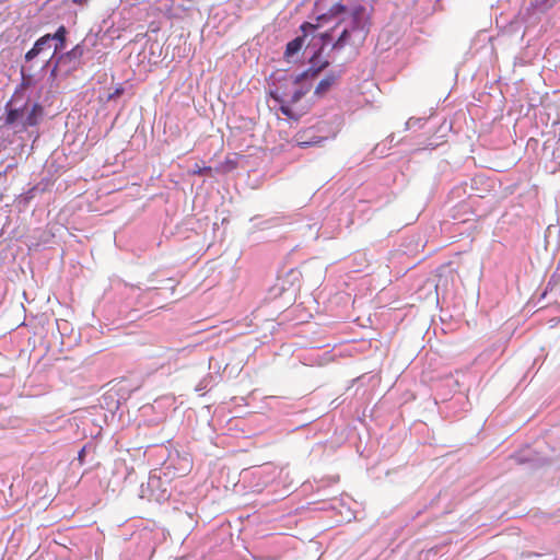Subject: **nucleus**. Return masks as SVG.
I'll list each match as a JSON object with an SVG mask.
<instances>
[{"label": "nucleus", "mask_w": 560, "mask_h": 560, "mask_svg": "<svg viewBox=\"0 0 560 560\" xmlns=\"http://www.w3.org/2000/svg\"><path fill=\"white\" fill-rule=\"evenodd\" d=\"M312 85V83L306 82H301L299 85H295L294 89L290 91L288 100L279 106V110L289 119L298 121L305 112L298 109L295 105L311 91Z\"/></svg>", "instance_id": "7ed1b4c3"}, {"label": "nucleus", "mask_w": 560, "mask_h": 560, "mask_svg": "<svg viewBox=\"0 0 560 560\" xmlns=\"http://www.w3.org/2000/svg\"><path fill=\"white\" fill-rule=\"evenodd\" d=\"M349 15V8L341 3L337 2L334 3L326 12L320 13L316 18V23H313L314 25H317V30L322 26H325L329 23H335V26L337 27L340 23L348 20Z\"/></svg>", "instance_id": "423d86ee"}, {"label": "nucleus", "mask_w": 560, "mask_h": 560, "mask_svg": "<svg viewBox=\"0 0 560 560\" xmlns=\"http://www.w3.org/2000/svg\"><path fill=\"white\" fill-rule=\"evenodd\" d=\"M335 139V129L328 130L325 135L317 133L312 127L306 128L296 135V141L301 148L322 145L326 140Z\"/></svg>", "instance_id": "6e6552de"}, {"label": "nucleus", "mask_w": 560, "mask_h": 560, "mask_svg": "<svg viewBox=\"0 0 560 560\" xmlns=\"http://www.w3.org/2000/svg\"><path fill=\"white\" fill-rule=\"evenodd\" d=\"M212 168L210 166H200L198 164L195 165L194 170L191 171L192 175H207L211 176Z\"/></svg>", "instance_id": "412c9836"}, {"label": "nucleus", "mask_w": 560, "mask_h": 560, "mask_svg": "<svg viewBox=\"0 0 560 560\" xmlns=\"http://www.w3.org/2000/svg\"><path fill=\"white\" fill-rule=\"evenodd\" d=\"M66 34L67 30L63 25H61L57 32L51 35L52 39H57L59 44L55 46V51L61 50L63 48L65 42H66Z\"/></svg>", "instance_id": "aec40b11"}, {"label": "nucleus", "mask_w": 560, "mask_h": 560, "mask_svg": "<svg viewBox=\"0 0 560 560\" xmlns=\"http://www.w3.org/2000/svg\"><path fill=\"white\" fill-rule=\"evenodd\" d=\"M84 458H85V446L82 447L78 454V460L80 462V464L84 463Z\"/></svg>", "instance_id": "5701e85b"}, {"label": "nucleus", "mask_w": 560, "mask_h": 560, "mask_svg": "<svg viewBox=\"0 0 560 560\" xmlns=\"http://www.w3.org/2000/svg\"><path fill=\"white\" fill-rule=\"evenodd\" d=\"M43 114V108L39 104H34L32 106L31 112L27 114L25 120L23 121V127H33L38 124L39 117Z\"/></svg>", "instance_id": "f3484780"}, {"label": "nucleus", "mask_w": 560, "mask_h": 560, "mask_svg": "<svg viewBox=\"0 0 560 560\" xmlns=\"http://www.w3.org/2000/svg\"><path fill=\"white\" fill-rule=\"evenodd\" d=\"M269 83V95L280 106L299 81L295 74L284 70H277L271 73Z\"/></svg>", "instance_id": "f03ea898"}, {"label": "nucleus", "mask_w": 560, "mask_h": 560, "mask_svg": "<svg viewBox=\"0 0 560 560\" xmlns=\"http://www.w3.org/2000/svg\"><path fill=\"white\" fill-rule=\"evenodd\" d=\"M332 32H334V28H330V30L319 33V34H315V32L313 34H311L310 35L311 38H310L307 45L305 46V50H311V54L313 51L318 50L319 56H323L325 48L328 45H331V43H332V39H334Z\"/></svg>", "instance_id": "1a4fd4ad"}, {"label": "nucleus", "mask_w": 560, "mask_h": 560, "mask_svg": "<svg viewBox=\"0 0 560 560\" xmlns=\"http://www.w3.org/2000/svg\"><path fill=\"white\" fill-rule=\"evenodd\" d=\"M267 154L261 148L247 145V177L249 173L258 171L265 164Z\"/></svg>", "instance_id": "9b49d317"}, {"label": "nucleus", "mask_w": 560, "mask_h": 560, "mask_svg": "<svg viewBox=\"0 0 560 560\" xmlns=\"http://www.w3.org/2000/svg\"><path fill=\"white\" fill-rule=\"evenodd\" d=\"M248 398H249V396H247V399H248ZM246 406H247V408L249 407V401H248V400H247V402H246Z\"/></svg>", "instance_id": "bb28decb"}, {"label": "nucleus", "mask_w": 560, "mask_h": 560, "mask_svg": "<svg viewBox=\"0 0 560 560\" xmlns=\"http://www.w3.org/2000/svg\"><path fill=\"white\" fill-rule=\"evenodd\" d=\"M121 93H122V89H117L115 91V93L110 97L116 96V95H120Z\"/></svg>", "instance_id": "a878e982"}, {"label": "nucleus", "mask_w": 560, "mask_h": 560, "mask_svg": "<svg viewBox=\"0 0 560 560\" xmlns=\"http://www.w3.org/2000/svg\"><path fill=\"white\" fill-rule=\"evenodd\" d=\"M301 35H298L285 45L283 58L287 62H296L299 60V54L305 46L306 38L317 31V25L311 22H303L300 25Z\"/></svg>", "instance_id": "20e7f679"}, {"label": "nucleus", "mask_w": 560, "mask_h": 560, "mask_svg": "<svg viewBox=\"0 0 560 560\" xmlns=\"http://www.w3.org/2000/svg\"><path fill=\"white\" fill-rule=\"evenodd\" d=\"M20 116H21L20 109H10L7 114L5 124L7 125L14 124L19 119Z\"/></svg>", "instance_id": "4be33fe9"}, {"label": "nucleus", "mask_w": 560, "mask_h": 560, "mask_svg": "<svg viewBox=\"0 0 560 560\" xmlns=\"http://www.w3.org/2000/svg\"><path fill=\"white\" fill-rule=\"evenodd\" d=\"M354 36L349 27L345 26L336 40L332 39L330 52L335 56L336 52L342 50L347 45L351 44V38Z\"/></svg>", "instance_id": "ddd939ff"}, {"label": "nucleus", "mask_w": 560, "mask_h": 560, "mask_svg": "<svg viewBox=\"0 0 560 560\" xmlns=\"http://www.w3.org/2000/svg\"><path fill=\"white\" fill-rule=\"evenodd\" d=\"M560 0H530L528 7L523 13V20L526 24H536L541 15L546 14Z\"/></svg>", "instance_id": "0eeeda50"}, {"label": "nucleus", "mask_w": 560, "mask_h": 560, "mask_svg": "<svg viewBox=\"0 0 560 560\" xmlns=\"http://www.w3.org/2000/svg\"><path fill=\"white\" fill-rule=\"evenodd\" d=\"M415 121V122H420L421 119L420 118H417V119H413V118H410L407 122H406V128L409 129L410 128V125L411 122Z\"/></svg>", "instance_id": "393cba45"}, {"label": "nucleus", "mask_w": 560, "mask_h": 560, "mask_svg": "<svg viewBox=\"0 0 560 560\" xmlns=\"http://www.w3.org/2000/svg\"><path fill=\"white\" fill-rule=\"evenodd\" d=\"M511 459H513L517 465H529L534 468L546 464V459L538 457L530 448L513 453L511 455Z\"/></svg>", "instance_id": "9d476101"}, {"label": "nucleus", "mask_w": 560, "mask_h": 560, "mask_svg": "<svg viewBox=\"0 0 560 560\" xmlns=\"http://www.w3.org/2000/svg\"><path fill=\"white\" fill-rule=\"evenodd\" d=\"M312 128H314L317 133H322V135H325L328 130H331V128H334L335 137H336L340 130L339 118L337 116H335L332 120L318 121L317 125L312 126Z\"/></svg>", "instance_id": "dca6fc26"}, {"label": "nucleus", "mask_w": 560, "mask_h": 560, "mask_svg": "<svg viewBox=\"0 0 560 560\" xmlns=\"http://www.w3.org/2000/svg\"><path fill=\"white\" fill-rule=\"evenodd\" d=\"M276 479V468L272 464L266 463L262 465L253 466L247 468V497L249 493H260ZM253 505V509L257 506L255 501H247V509ZM247 512V520L249 518Z\"/></svg>", "instance_id": "f257e3e1"}, {"label": "nucleus", "mask_w": 560, "mask_h": 560, "mask_svg": "<svg viewBox=\"0 0 560 560\" xmlns=\"http://www.w3.org/2000/svg\"><path fill=\"white\" fill-rule=\"evenodd\" d=\"M343 69H334L326 73V75L317 83L314 95L322 96L341 78Z\"/></svg>", "instance_id": "f8f14e48"}, {"label": "nucleus", "mask_w": 560, "mask_h": 560, "mask_svg": "<svg viewBox=\"0 0 560 560\" xmlns=\"http://www.w3.org/2000/svg\"><path fill=\"white\" fill-rule=\"evenodd\" d=\"M330 509H335V506L331 503H323V505L319 508V510L327 511Z\"/></svg>", "instance_id": "b1692460"}, {"label": "nucleus", "mask_w": 560, "mask_h": 560, "mask_svg": "<svg viewBox=\"0 0 560 560\" xmlns=\"http://www.w3.org/2000/svg\"><path fill=\"white\" fill-rule=\"evenodd\" d=\"M348 19H350V22L347 27L353 32L354 36H358L359 39L363 42L370 32V19L366 15L365 7L357 4L352 9H349Z\"/></svg>", "instance_id": "39448f33"}, {"label": "nucleus", "mask_w": 560, "mask_h": 560, "mask_svg": "<svg viewBox=\"0 0 560 560\" xmlns=\"http://www.w3.org/2000/svg\"><path fill=\"white\" fill-rule=\"evenodd\" d=\"M317 69L318 68L308 67L303 72L295 74L299 83H301V82L312 83V80L317 78L320 73L319 71H317Z\"/></svg>", "instance_id": "6ab92c4d"}, {"label": "nucleus", "mask_w": 560, "mask_h": 560, "mask_svg": "<svg viewBox=\"0 0 560 560\" xmlns=\"http://www.w3.org/2000/svg\"><path fill=\"white\" fill-rule=\"evenodd\" d=\"M335 56L328 51L327 57L323 58V56H319V51H313L308 57V63L310 67L318 68L317 71L322 72L325 69H327L331 61H334Z\"/></svg>", "instance_id": "4468645a"}, {"label": "nucleus", "mask_w": 560, "mask_h": 560, "mask_svg": "<svg viewBox=\"0 0 560 560\" xmlns=\"http://www.w3.org/2000/svg\"><path fill=\"white\" fill-rule=\"evenodd\" d=\"M51 40H52V37L50 34H46V35L42 36L40 38H38L35 42L33 48L26 52L25 59L27 61H31L32 59L37 57L43 50L50 48Z\"/></svg>", "instance_id": "2eb2a0df"}, {"label": "nucleus", "mask_w": 560, "mask_h": 560, "mask_svg": "<svg viewBox=\"0 0 560 560\" xmlns=\"http://www.w3.org/2000/svg\"><path fill=\"white\" fill-rule=\"evenodd\" d=\"M558 292L560 293V275L558 276V272L555 271L550 277L540 298L544 299L548 293L557 294Z\"/></svg>", "instance_id": "a211bd4d"}]
</instances>
